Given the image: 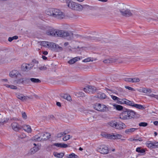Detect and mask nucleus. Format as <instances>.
Wrapping results in <instances>:
<instances>
[{
	"mask_svg": "<svg viewBox=\"0 0 158 158\" xmlns=\"http://www.w3.org/2000/svg\"><path fill=\"white\" fill-rule=\"evenodd\" d=\"M46 33L48 35L62 37L69 40L73 39L74 36V34L72 31L56 30L53 28L47 30Z\"/></svg>",
	"mask_w": 158,
	"mask_h": 158,
	"instance_id": "f257e3e1",
	"label": "nucleus"
},
{
	"mask_svg": "<svg viewBox=\"0 0 158 158\" xmlns=\"http://www.w3.org/2000/svg\"><path fill=\"white\" fill-rule=\"evenodd\" d=\"M46 13L53 18L59 19H62L64 17V14L63 12L60 10L56 8H49L46 10Z\"/></svg>",
	"mask_w": 158,
	"mask_h": 158,
	"instance_id": "f03ea898",
	"label": "nucleus"
},
{
	"mask_svg": "<svg viewBox=\"0 0 158 158\" xmlns=\"http://www.w3.org/2000/svg\"><path fill=\"white\" fill-rule=\"evenodd\" d=\"M119 11L121 15L124 16L129 17L132 15L133 11L129 9V6L125 4H121L119 7Z\"/></svg>",
	"mask_w": 158,
	"mask_h": 158,
	"instance_id": "7ed1b4c3",
	"label": "nucleus"
},
{
	"mask_svg": "<svg viewBox=\"0 0 158 158\" xmlns=\"http://www.w3.org/2000/svg\"><path fill=\"white\" fill-rule=\"evenodd\" d=\"M65 2L68 6L70 9L77 11H81L82 10L81 5L70 0H65Z\"/></svg>",
	"mask_w": 158,
	"mask_h": 158,
	"instance_id": "20e7f679",
	"label": "nucleus"
},
{
	"mask_svg": "<svg viewBox=\"0 0 158 158\" xmlns=\"http://www.w3.org/2000/svg\"><path fill=\"white\" fill-rule=\"evenodd\" d=\"M50 136V135L49 133L45 132L35 135L32 138V140L35 141H43L48 139Z\"/></svg>",
	"mask_w": 158,
	"mask_h": 158,
	"instance_id": "39448f33",
	"label": "nucleus"
},
{
	"mask_svg": "<svg viewBox=\"0 0 158 158\" xmlns=\"http://www.w3.org/2000/svg\"><path fill=\"white\" fill-rule=\"evenodd\" d=\"M102 135L105 138L110 139H120L122 137L120 134H115L114 133L111 134H107L105 133H102Z\"/></svg>",
	"mask_w": 158,
	"mask_h": 158,
	"instance_id": "423d86ee",
	"label": "nucleus"
},
{
	"mask_svg": "<svg viewBox=\"0 0 158 158\" xmlns=\"http://www.w3.org/2000/svg\"><path fill=\"white\" fill-rule=\"evenodd\" d=\"M94 108L96 110L102 112L106 111L108 109L107 107L105 105L100 104H96Z\"/></svg>",
	"mask_w": 158,
	"mask_h": 158,
	"instance_id": "0eeeda50",
	"label": "nucleus"
},
{
	"mask_svg": "<svg viewBox=\"0 0 158 158\" xmlns=\"http://www.w3.org/2000/svg\"><path fill=\"white\" fill-rule=\"evenodd\" d=\"M12 129L15 131H17L22 128V126L17 123L14 122L11 124Z\"/></svg>",
	"mask_w": 158,
	"mask_h": 158,
	"instance_id": "6e6552de",
	"label": "nucleus"
},
{
	"mask_svg": "<svg viewBox=\"0 0 158 158\" xmlns=\"http://www.w3.org/2000/svg\"><path fill=\"white\" fill-rule=\"evenodd\" d=\"M92 86H87L84 89V91L88 93H93L96 90Z\"/></svg>",
	"mask_w": 158,
	"mask_h": 158,
	"instance_id": "1a4fd4ad",
	"label": "nucleus"
},
{
	"mask_svg": "<svg viewBox=\"0 0 158 158\" xmlns=\"http://www.w3.org/2000/svg\"><path fill=\"white\" fill-rule=\"evenodd\" d=\"M10 77H20L21 76L19 72L16 70H13L10 72L9 74Z\"/></svg>",
	"mask_w": 158,
	"mask_h": 158,
	"instance_id": "9d476101",
	"label": "nucleus"
},
{
	"mask_svg": "<svg viewBox=\"0 0 158 158\" xmlns=\"http://www.w3.org/2000/svg\"><path fill=\"white\" fill-rule=\"evenodd\" d=\"M120 118L122 119H129L127 109H126L125 111L121 113L120 115Z\"/></svg>",
	"mask_w": 158,
	"mask_h": 158,
	"instance_id": "9b49d317",
	"label": "nucleus"
},
{
	"mask_svg": "<svg viewBox=\"0 0 158 158\" xmlns=\"http://www.w3.org/2000/svg\"><path fill=\"white\" fill-rule=\"evenodd\" d=\"M100 151L102 154H107L109 152L108 148L106 146H102L100 148Z\"/></svg>",
	"mask_w": 158,
	"mask_h": 158,
	"instance_id": "f8f14e48",
	"label": "nucleus"
},
{
	"mask_svg": "<svg viewBox=\"0 0 158 158\" xmlns=\"http://www.w3.org/2000/svg\"><path fill=\"white\" fill-rule=\"evenodd\" d=\"M129 119H130L135 117L136 113L133 111L127 109Z\"/></svg>",
	"mask_w": 158,
	"mask_h": 158,
	"instance_id": "ddd939ff",
	"label": "nucleus"
},
{
	"mask_svg": "<svg viewBox=\"0 0 158 158\" xmlns=\"http://www.w3.org/2000/svg\"><path fill=\"white\" fill-rule=\"evenodd\" d=\"M147 19L148 22H152L153 21H158V14L152 16V17H148L146 18Z\"/></svg>",
	"mask_w": 158,
	"mask_h": 158,
	"instance_id": "4468645a",
	"label": "nucleus"
},
{
	"mask_svg": "<svg viewBox=\"0 0 158 158\" xmlns=\"http://www.w3.org/2000/svg\"><path fill=\"white\" fill-rule=\"evenodd\" d=\"M29 79L27 78H21L15 80L14 81V84H20V83H23L24 81L29 80Z\"/></svg>",
	"mask_w": 158,
	"mask_h": 158,
	"instance_id": "2eb2a0df",
	"label": "nucleus"
},
{
	"mask_svg": "<svg viewBox=\"0 0 158 158\" xmlns=\"http://www.w3.org/2000/svg\"><path fill=\"white\" fill-rule=\"evenodd\" d=\"M23 129L28 133H30L31 131V129L29 125H24L22 127Z\"/></svg>",
	"mask_w": 158,
	"mask_h": 158,
	"instance_id": "dca6fc26",
	"label": "nucleus"
},
{
	"mask_svg": "<svg viewBox=\"0 0 158 158\" xmlns=\"http://www.w3.org/2000/svg\"><path fill=\"white\" fill-rule=\"evenodd\" d=\"M116 59L111 58L104 60L103 61V62L105 63H110L115 62L116 61Z\"/></svg>",
	"mask_w": 158,
	"mask_h": 158,
	"instance_id": "f3484780",
	"label": "nucleus"
},
{
	"mask_svg": "<svg viewBox=\"0 0 158 158\" xmlns=\"http://www.w3.org/2000/svg\"><path fill=\"white\" fill-rule=\"evenodd\" d=\"M16 97L18 99L23 101H26L27 100V96H24L22 94H17Z\"/></svg>",
	"mask_w": 158,
	"mask_h": 158,
	"instance_id": "a211bd4d",
	"label": "nucleus"
},
{
	"mask_svg": "<svg viewBox=\"0 0 158 158\" xmlns=\"http://www.w3.org/2000/svg\"><path fill=\"white\" fill-rule=\"evenodd\" d=\"M136 151L140 153V155H143L144 154V153L145 152V149L142 148L141 147H138L136 149Z\"/></svg>",
	"mask_w": 158,
	"mask_h": 158,
	"instance_id": "6ab92c4d",
	"label": "nucleus"
},
{
	"mask_svg": "<svg viewBox=\"0 0 158 158\" xmlns=\"http://www.w3.org/2000/svg\"><path fill=\"white\" fill-rule=\"evenodd\" d=\"M80 59L81 58L79 57H76L68 61V63L70 64H73L76 62L77 61L80 60Z\"/></svg>",
	"mask_w": 158,
	"mask_h": 158,
	"instance_id": "aec40b11",
	"label": "nucleus"
},
{
	"mask_svg": "<svg viewBox=\"0 0 158 158\" xmlns=\"http://www.w3.org/2000/svg\"><path fill=\"white\" fill-rule=\"evenodd\" d=\"M116 125V128L118 129H123L126 126L124 124L121 122H117Z\"/></svg>",
	"mask_w": 158,
	"mask_h": 158,
	"instance_id": "412c9836",
	"label": "nucleus"
},
{
	"mask_svg": "<svg viewBox=\"0 0 158 158\" xmlns=\"http://www.w3.org/2000/svg\"><path fill=\"white\" fill-rule=\"evenodd\" d=\"M8 119L5 118L0 114V123L3 124L7 122Z\"/></svg>",
	"mask_w": 158,
	"mask_h": 158,
	"instance_id": "4be33fe9",
	"label": "nucleus"
},
{
	"mask_svg": "<svg viewBox=\"0 0 158 158\" xmlns=\"http://www.w3.org/2000/svg\"><path fill=\"white\" fill-rule=\"evenodd\" d=\"M136 128H131L126 129L125 131V133L127 134H129L131 133H132L134 132L135 130H137Z\"/></svg>",
	"mask_w": 158,
	"mask_h": 158,
	"instance_id": "5701e85b",
	"label": "nucleus"
},
{
	"mask_svg": "<svg viewBox=\"0 0 158 158\" xmlns=\"http://www.w3.org/2000/svg\"><path fill=\"white\" fill-rule=\"evenodd\" d=\"M60 96L64 99H66L68 101H70L72 100L71 96L68 94H61Z\"/></svg>",
	"mask_w": 158,
	"mask_h": 158,
	"instance_id": "b1692460",
	"label": "nucleus"
},
{
	"mask_svg": "<svg viewBox=\"0 0 158 158\" xmlns=\"http://www.w3.org/2000/svg\"><path fill=\"white\" fill-rule=\"evenodd\" d=\"M29 66V64H23L22 66V69L24 71H28L29 70L30 68L28 67Z\"/></svg>",
	"mask_w": 158,
	"mask_h": 158,
	"instance_id": "393cba45",
	"label": "nucleus"
},
{
	"mask_svg": "<svg viewBox=\"0 0 158 158\" xmlns=\"http://www.w3.org/2000/svg\"><path fill=\"white\" fill-rule=\"evenodd\" d=\"M132 107H135L137 109L143 110L144 109L143 106L139 104H135L134 103L132 105Z\"/></svg>",
	"mask_w": 158,
	"mask_h": 158,
	"instance_id": "a878e982",
	"label": "nucleus"
},
{
	"mask_svg": "<svg viewBox=\"0 0 158 158\" xmlns=\"http://www.w3.org/2000/svg\"><path fill=\"white\" fill-rule=\"evenodd\" d=\"M97 97L100 99H103L106 98V96L104 93H101L98 94Z\"/></svg>",
	"mask_w": 158,
	"mask_h": 158,
	"instance_id": "bb28decb",
	"label": "nucleus"
},
{
	"mask_svg": "<svg viewBox=\"0 0 158 158\" xmlns=\"http://www.w3.org/2000/svg\"><path fill=\"white\" fill-rule=\"evenodd\" d=\"M29 80H30L33 83H37L41 82V81L39 79L32 78H31Z\"/></svg>",
	"mask_w": 158,
	"mask_h": 158,
	"instance_id": "cd10ccee",
	"label": "nucleus"
},
{
	"mask_svg": "<svg viewBox=\"0 0 158 158\" xmlns=\"http://www.w3.org/2000/svg\"><path fill=\"white\" fill-rule=\"evenodd\" d=\"M64 155V153L62 152L58 153L57 152H56L54 154V156L57 157L59 158H62V157Z\"/></svg>",
	"mask_w": 158,
	"mask_h": 158,
	"instance_id": "c85d7f7f",
	"label": "nucleus"
},
{
	"mask_svg": "<svg viewBox=\"0 0 158 158\" xmlns=\"http://www.w3.org/2000/svg\"><path fill=\"white\" fill-rule=\"evenodd\" d=\"M117 124V122H116L115 121H111L109 123V125L114 128H116V124Z\"/></svg>",
	"mask_w": 158,
	"mask_h": 158,
	"instance_id": "c756f323",
	"label": "nucleus"
},
{
	"mask_svg": "<svg viewBox=\"0 0 158 158\" xmlns=\"http://www.w3.org/2000/svg\"><path fill=\"white\" fill-rule=\"evenodd\" d=\"M113 106L118 110H121L123 109V106L120 105L114 104Z\"/></svg>",
	"mask_w": 158,
	"mask_h": 158,
	"instance_id": "7c9ffc66",
	"label": "nucleus"
},
{
	"mask_svg": "<svg viewBox=\"0 0 158 158\" xmlns=\"http://www.w3.org/2000/svg\"><path fill=\"white\" fill-rule=\"evenodd\" d=\"M124 104L129 106H132V105L134 104V102H133L128 100L127 99H126V100H125Z\"/></svg>",
	"mask_w": 158,
	"mask_h": 158,
	"instance_id": "2f4dec72",
	"label": "nucleus"
},
{
	"mask_svg": "<svg viewBox=\"0 0 158 158\" xmlns=\"http://www.w3.org/2000/svg\"><path fill=\"white\" fill-rule=\"evenodd\" d=\"M125 100H126V99H122L119 98L117 102L119 104H124Z\"/></svg>",
	"mask_w": 158,
	"mask_h": 158,
	"instance_id": "473e14b6",
	"label": "nucleus"
},
{
	"mask_svg": "<svg viewBox=\"0 0 158 158\" xmlns=\"http://www.w3.org/2000/svg\"><path fill=\"white\" fill-rule=\"evenodd\" d=\"M49 42L48 41H43L41 42V45L43 46L48 47Z\"/></svg>",
	"mask_w": 158,
	"mask_h": 158,
	"instance_id": "72a5a7b5",
	"label": "nucleus"
},
{
	"mask_svg": "<svg viewBox=\"0 0 158 158\" xmlns=\"http://www.w3.org/2000/svg\"><path fill=\"white\" fill-rule=\"evenodd\" d=\"M147 146L151 149L154 148V145L153 142H149L147 143Z\"/></svg>",
	"mask_w": 158,
	"mask_h": 158,
	"instance_id": "f704fd0d",
	"label": "nucleus"
},
{
	"mask_svg": "<svg viewBox=\"0 0 158 158\" xmlns=\"http://www.w3.org/2000/svg\"><path fill=\"white\" fill-rule=\"evenodd\" d=\"M67 134V133L66 132V131H64L63 132H61L57 134V137L58 138H60L62 136L66 135V134Z\"/></svg>",
	"mask_w": 158,
	"mask_h": 158,
	"instance_id": "c9c22d12",
	"label": "nucleus"
},
{
	"mask_svg": "<svg viewBox=\"0 0 158 158\" xmlns=\"http://www.w3.org/2000/svg\"><path fill=\"white\" fill-rule=\"evenodd\" d=\"M142 91L143 92L146 93H150L151 92V91L150 89L145 88L142 89Z\"/></svg>",
	"mask_w": 158,
	"mask_h": 158,
	"instance_id": "e433bc0d",
	"label": "nucleus"
},
{
	"mask_svg": "<svg viewBox=\"0 0 158 158\" xmlns=\"http://www.w3.org/2000/svg\"><path fill=\"white\" fill-rule=\"evenodd\" d=\"M56 44L54 43L49 42L48 47L53 48L55 49V47L56 46Z\"/></svg>",
	"mask_w": 158,
	"mask_h": 158,
	"instance_id": "4c0bfd02",
	"label": "nucleus"
},
{
	"mask_svg": "<svg viewBox=\"0 0 158 158\" xmlns=\"http://www.w3.org/2000/svg\"><path fill=\"white\" fill-rule=\"evenodd\" d=\"M4 56L2 53H0V63H3L4 62Z\"/></svg>",
	"mask_w": 158,
	"mask_h": 158,
	"instance_id": "58836bf2",
	"label": "nucleus"
},
{
	"mask_svg": "<svg viewBox=\"0 0 158 158\" xmlns=\"http://www.w3.org/2000/svg\"><path fill=\"white\" fill-rule=\"evenodd\" d=\"M76 156H77V155H76L74 153H72L69 155H68L67 157L68 158H75Z\"/></svg>",
	"mask_w": 158,
	"mask_h": 158,
	"instance_id": "ea45409f",
	"label": "nucleus"
},
{
	"mask_svg": "<svg viewBox=\"0 0 158 158\" xmlns=\"http://www.w3.org/2000/svg\"><path fill=\"white\" fill-rule=\"evenodd\" d=\"M72 137V136H71L70 135H67L63 138V140L64 141H66Z\"/></svg>",
	"mask_w": 158,
	"mask_h": 158,
	"instance_id": "a19ab883",
	"label": "nucleus"
},
{
	"mask_svg": "<svg viewBox=\"0 0 158 158\" xmlns=\"http://www.w3.org/2000/svg\"><path fill=\"white\" fill-rule=\"evenodd\" d=\"M55 49L57 51H61L63 50V48L59 46L58 45H56Z\"/></svg>",
	"mask_w": 158,
	"mask_h": 158,
	"instance_id": "79ce46f5",
	"label": "nucleus"
},
{
	"mask_svg": "<svg viewBox=\"0 0 158 158\" xmlns=\"http://www.w3.org/2000/svg\"><path fill=\"white\" fill-rule=\"evenodd\" d=\"M148 125V124L147 123L145 122H141L139 123V125L140 127H145L147 126Z\"/></svg>",
	"mask_w": 158,
	"mask_h": 158,
	"instance_id": "37998d69",
	"label": "nucleus"
},
{
	"mask_svg": "<svg viewBox=\"0 0 158 158\" xmlns=\"http://www.w3.org/2000/svg\"><path fill=\"white\" fill-rule=\"evenodd\" d=\"M132 82H137L140 81V79L137 77L132 78Z\"/></svg>",
	"mask_w": 158,
	"mask_h": 158,
	"instance_id": "c03bdc74",
	"label": "nucleus"
},
{
	"mask_svg": "<svg viewBox=\"0 0 158 158\" xmlns=\"http://www.w3.org/2000/svg\"><path fill=\"white\" fill-rule=\"evenodd\" d=\"M88 120L90 122L93 121L96 119V117L95 118L94 116H91L87 118Z\"/></svg>",
	"mask_w": 158,
	"mask_h": 158,
	"instance_id": "a18cd8bd",
	"label": "nucleus"
},
{
	"mask_svg": "<svg viewBox=\"0 0 158 158\" xmlns=\"http://www.w3.org/2000/svg\"><path fill=\"white\" fill-rule=\"evenodd\" d=\"M22 116L23 118L24 119H27V114L25 112H22Z\"/></svg>",
	"mask_w": 158,
	"mask_h": 158,
	"instance_id": "49530a36",
	"label": "nucleus"
},
{
	"mask_svg": "<svg viewBox=\"0 0 158 158\" xmlns=\"http://www.w3.org/2000/svg\"><path fill=\"white\" fill-rule=\"evenodd\" d=\"M110 96L111 97V98L113 100H116L117 101V102H118L119 98L113 95H111Z\"/></svg>",
	"mask_w": 158,
	"mask_h": 158,
	"instance_id": "de8ad7c7",
	"label": "nucleus"
},
{
	"mask_svg": "<svg viewBox=\"0 0 158 158\" xmlns=\"http://www.w3.org/2000/svg\"><path fill=\"white\" fill-rule=\"evenodd\" d=\"M60 148H66L68 147V145L67 144L61 143Z\"/></svg>",
	"mask_w": 158,
	"mask_h": 158,
	"instance_id": "09e8293b",
	"label": "nucleus"
},
{
	"mask_svg": "<svg viewBox=\"0 0 158 158\" xmlns=\"http://www.w3.org/2000/svg\"><path fill=\"white\" fill-rule=\"evenodd\" d=\"M39 69L40 70H46L47 69V67H46L45 66H41L40 67H39Z\"/></svg>",
	"mask_w": 158,
	"mask_h": 158,
	"instance_id": "8fccbe9b",
	"label": "nucleus"
},
{
	"mask_svg": "<svg viewBox=\"0 0 158 158\" xmlns=\"http://www.w3.org/2000/svg\"><path fill=\"white\" fill-rule=\"evenodd\" d=\"M124 80L126 81L132 82V78H125Z\"/></svg>",
	"mask_w": 158,
	"mask_h": 158,
	"instance_id": "3c124183",
	"label": "nucleus"
},
{
	"mask_svg": "<svg viewBox=\"0 0 158 158\" xmlns=\"http://www.w3.org/2000/svg\"><path fill=\"white\" fill-rule=\"evenodd\" d=\"M91 61L90 58H88L85 59L83 60V62H87Z\"/></svg>",
	"mask_w": 158,
	"mask_h": 158,
	"instance_id": "603ef678",
	"label": "nucleus"
},
{
	"mask_svg": "<svg viewBox=\"0 0 158 158\" xmlns=\"http://www.w3.org/2000/svg\"><path fill=\"white\" fill-rule=\"evenodd\" d=\"M153 145H154V148H158V142H153Z\"/></svg>",
	"mask_w": 158,
	"mask_h": 158,
	"instance_id": "864d4df0",
	"label": "nucleus"
},
{
	"mask_svg": "<svg viewBox=\"0 0 158 158\" xmlns=\"http://www.w3.org/2000/svg\"><path fill=\"white\" fill-rule=\"evenodd\" d=\"M60 143H54L53 144V146H56L57 147L60 148Z\"/></svg>",
	"mask_w": 158,
	"mask_h": 158,
	"instance_id": "5fc2aeb1",
	"label": "nucleus"
},
{
	"mask_svg": "<svg viewBox=\"0 0 158 158\" xmlns=\"http://www.w3.org/2000/svg\"><path fill=\"white\" fill-rule=\"evenodd\" d=\"M10 88L11 89H17V88L16 86L12 85H10Z\"/></svg>",
	"mask_w": 158,
	"mask_h": 158,
	"instance_id": "6e6d98bb",
	"label": "nucleus"
},
{
	"mask_svg": "<svg viewBox=\"0 0 158 158\" xmlns=\"http://www.w3.org/2000/svg\"><path fill=\"white\" fill-rule=\"evenodd\" d=\"M26 137V135H25V134L23 133L19 137L21 139H23V138H25Z\"/></svg>",
	"mask_w": 158,
	"mask_h": 158,
	"instance_id": "4d7b16f0",
	"label": "nucleus"
},
{
	"mask_svg": "<svg viewBox=\"0 0 158 158\" xmlns=\"http://www.w3.org/2000/svg\"><path fill=\"white\" fill-rule=\"evenodd\" d=\"M35 152H36L39 150V148L38 147L35 146L33 148Z\"/></svg>",
	"mask_w": 158,
	"mask_h": 158,
	"instance_id": "13d9d810",
	"label": "nucleus"
},
{
	"mask_svg": "<svg viewBox=\"0 0 158 158\" xmlns=\"http://www.w3.org/2000/svg\"><path fill=\"white\" fill-rule=\"evenodd\" d=\"M125 87L127 89L129 90L133 91L134 90L133 88H132L131 87H129V86H125Z\"/></svg>",
	"mask_w": 158,
	"mask_h": 158,
	"instance_id": "bf43d9fd",
	"label": "nucleus"
},
{
	"mask_svg": "<svg viewBox=\"0 0 158 158\" xmlns=\"http://www.w3.org/2000/svg\"><path fill=\"white\" fill-rule=\"evenodd\" d=\"M82 7V9L83 8H88L89 6L86 5H81Z\"/></svg>",
	"mask_w": 158,
	"mask_h": 158,
	"instance_id": "052dcab7",
	"label": "nucleus"
},
{
	"mask_svg": "<svg viewBox=\"0 0 158 158\" xmlns=\"http://www.w3.org/2000/svg\"><path fill=\"white\" fill-rule=\"evenodd\" d=\"M30 153L31 154H34L35 153V152L33 148H32L30 150Z\"/></svg>",
	"mask_w": 158,
	"mask_h": 158,
	"instance_id": "680f3d73",
	"label": "nucleus"
},
{
	"mask_svg": "<svg viewBox=\"0 0 158 158\" xmlns=\"http://www.w3.org/2000/svg\"><path fill=\"white\" fill-rule=\"evenodd\" d=\"M142 140L140 138H139L138 139H134V141H142Z\"/></svg>",
	"mask_w": 158,
	"mask_h": 158,
	"instance_id": "e2e57ef3",
	"label": "nucleus"
},
{
	"mask_svg": "<svg viewBox=\"0 0 158 158\" xmlns=\"http://www.w3.org/2000/svg\"><path fill=\"white\" fill-rule=\"evenodd\" d=\"M13 40V39L12 37H9L8 38V40L10 42H11Z\"/></svg>",
	"mask_w": 158,
	"mask_h": 158,
	"instance_id": "0e129e2a",
	"label": "nucleus"
},
{
	"mask_svg": "<svg viewBox=\"0 0 158 158\" xmlns=\"http://www.w3.org/2000/svg\"><path fill=\"white\" fill-rule=\"evenodd\" d=\"M56 104L58 106L60 107L61 106V104L59 102H56Z\"/></svg>",
	"mask_w": 158,
	"mask_h": 158,
	"instance_id": "69168bd1",
	"label": "nucleus"
},
{
	"mask_svg": "<svg viewBox=\"0 0 158 158\" xmlns=\"http://www.w3.org/2000/svg\"><path fill=\"white\" fill-rule=\"evenodd\" d=\"M12 37L13 40H16L18 38V36H15Z\"/></svg>",
	"mask_w": 158,
	"mask_h": 158,
	"instance_id": "338daca9",
	"label": "nucleus"
},
{
	"mask_svg": "<svg viewBox=\"0 0 158 158\" xmlns=\"http://www.w3.org/2000/svg\"><path fill=\"white\" fill-rule=\"evenodd\" d=\"M156 126H158V121H154L153 123Z\"/></svg>",
	"mask_w": 158,
	"mask_h": 158,
	"instance_id": "774afa93",
	"label": "nucleus"
}]
</instances>
